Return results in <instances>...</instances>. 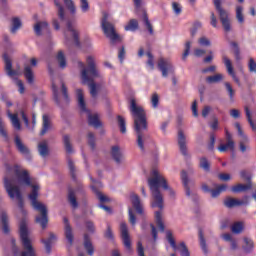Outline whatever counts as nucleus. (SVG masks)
Returning a JSON list of instances; mask_svg holds the SVG:
<instances>
[{"instance_id": "obj_55", "label": "nucleus", "mask_w": 256, "mask_h": 256, "mask_svg": "<svg viewBox=\"0 0 256 256\" xmlns=\"http://www.w3.org/2000/svg\"><path fill=\"white\" fill-rule=\"evenodd\" d=\"M151 103H152V107L154 109H157V107H159V94H157V93L152 94Z\"/></svg>"}, {"instance_id": "obj_35", "label": "nucleus", "mask_w": 256, "mask_h": 256, "mask_svg": "<svg viewBox=\"0 0 256 256\" xmlns=\"http://www.w3.org/2000/svg\"><path fill=\"white\" fill-rule=\"evenodd\" d=\"M124 29L125 31H137L139 29V22L136 19H131Z\"/></svg>"}, {"instance_id": "obj_4", "label": "nucleus", "mask_w": 256, "mask_h": 256, "mask_svg": "<svg viewBox=\"0 0 256 256\" xmlns=\"http://www.w3.org/2000/svg\"><path fill=\"white\" fill-rule=\"evenodd\" d=\"M130 113L134 119V129L137 135V145L141 151H145V131H147V114L137 100H130Z\"/></svg>"}, {"instance_id": "obj_26", "label": "nucleus", "mask_w": 256, "mask_h": 256, "mask_svg": "<svg viewBox=\"0 0 256 256\" xmlns=\"http://www.w3.org/2000/svg\"><path fill=\"white\" fill-rule=\"evenodd\" d=\"M251 189V182L247 184H237L231 188L232 193H243L245 191H249Z\"/></svg>"}, {"instance_id": "obj_20", "label": "nucleus", "mask_w": 256, "mask_h": 256, "mask_svg": "<svg viewBox=\"0 0 256 256\" xmlns=\"http://www.w3.org/2000/svg\"><path fill=\"white\" fill-rule=\"evenodd\" d=\"M67 33L72 35L75 45L79 46V33L75 29V24L71 21L67 22Z\"/></svg>"}, {"instance_id": "obj_10", "label": "nucleus", "mask_w": 256, "mask_h": 256, "mask_svg": "<svg viewBox=\"0 0 256 256\" xmlns=\"http://www.w3.org/2000/svg\"><path fill=\"white\" fill-rule=\"evenodd\" d=\"M158 69L161 71L162 77L164 78H167L169 75H173V73H175V67H173L171 61L165 58H160L158 60Z\"/></svg>"}, {"instance_id": "obj_40", "label": "nucleus", "mask_w": 256, "mask_h": 256, "mask_svg": "<svg viewBox=\"0 0 256 256\" xmlns=\"http://www.w3.org/2000/svg\"><path fill=\"white\" fill-rule=\"evenodd\" d=\"M63 143H64L66 152L70 154L73 153V146L71 145V137H69V135H65L63 137Z\"/></svg>"}, {"instance_id": "obj_43", "label": "nucleus", "mask_w": 256, "mask_h": 256, "mask_svg": "<svg viewBox=\"0 0 256 256\" xmlns=\"http://www.w3.org/2000/svg\"><path fill=\"white\" fill-rule=\"evenodd\" d=\"M242 249L245 253H251V251H253V240L244 238V245L242 246Z\"/></svg>"}, {"instance_id": "obj_16", "label": "nucleus", "mask_w": 256, "mask_h": 256, "mask_svg": "<svg viewBox=\"0 0 256 256\" xmlns=\"http://www.w3.org/2000/svg\"><path fill=\"white\" fill-rule=\"evenodd\" d=\"M178 145L182 155L187 156V138L181 130L178 132Z\"/></svg>"}, {"instance_id": "obj_12", "label": "nucleus", "mask_w": 256, "mask_h": 256, "mask_svg": "<svg viewBox=\"0 0 256 256\" xmlns=\"http://www.w3.org/2000/svg\"><path fill=\"white\" fill-rule=\"evenodd\" d=\"M3 59L5 62V71L9 77H17L21 75V68L13 70V64L11 63V58H9L7 54H4Z\"/></svg>"}, {"instance_id": "obj_47", "label": "nucleus", "mask_w": 256, "mask_h": 256, "mask_svg": "<svg viewBox=\"0 0 256 256\" xmlns=\"http://www.w3.org/2000/svg\"><path fill=\"white\" fill-rule=\"evenodd\" d=\"M64 5H66L67 9L70 10V13H72V15H75V13L77 12V8L75 7V3L73 2V0H64Z\"/></svg>"}, {"instance_id": "obj_14", "label": "nucleus", "mask_w": 256, "mask_h": 256, "mask_svg": "<svg viewBox=\"0 0 256 256\" xmlns=\"http://www.w3.org/2000/svg\"><path fill=\"white\" fill-rule=\"evenodd\" d=\"M91 181H92L91 189H92V191H94V193H96L99 201L101 203H107V201H109V198L106 195L99 192V190L97 189L99 187H103L101 182L100 181H95L93 178L91 179Z\"/></svg>"}, {"instance_id": "obj_6", "label": "nucleus", "mask_w": 256, "mask_h": 256, "mask_svg": "<svg viewBox=\"0 0 256 256\" xmlns=\"http://www.w3.org/2000/svg\"><path fill=\"white\" fill-rule=\"evenodd\" d=\"M76 99L78 101V106L80 107L81 111H84L87 113L88 117V123L91 125V127H95V129H98V127H101V121L99 120V115L97 113H91L87 110V105L85 104V93L83 92V89H76Z\"/></svg>"}, {"instance_id": "obj_61", "label": "nucleus", "mask_w": 256, "mask_h": 256, "mask_svg": "<svg viewBox=\"0 0 256 256\" xmlns=\"http://www.w3.org/2000/svg\"><path fill=\"white\" fill-rule=\"evenodd\" d=\"M189 51H191V42L188 41L185 44V51L182 55L183 61H185L187 59V57H189Z\"/></svg>"}, {"instance_id": "obj_27", "label": "nucleus", "mask_w": 256, "mask_h": 256, "mask_svg": "<svg viewBox=\"0 0 256 256\" xmlns=\"http://www.w3.org/2000/svg\"><path fill=\"white\" fill-rule=\"evenodd\" d=\"M49 29V23L43 21V22H37L34 25V31L36 35H41L42 31H47Z\"/></svg>"}, {"instance_id": "obj_64", "label": "nucleus", "mask_w": 256, "mask_h": 256, "mask_svg": "<svg viewBox=\"0 0 256 256\" xmlns=\"http://www.w3.org/2000/svg\"><path fill=\"white\" fill-rule=\"evenodd\" d=\"M61 87H62L64 103H68L69 95L67 94V87L65 86V83L61 82Z\"/></svg>"}, {"instance_id": "obj_34", "label": "nucleus", "mask_w": 256, "mask_h": 256, "mask_svg": "<svg viewBox=\"0 0 256 256\" xmlns=\"http://www.w3.org/2000/svg\"><path fill=\"white\" fill-rule=\"evenodd\" d=\"M21 26H22L21 19H19L18 17L13 18L10 32L13 35H15V33H17V30L21 29Z\"/></svg>"}, {"instance_id": "obj_49", "label": "nucleus", "mask_w": 256, "mask_h": 256, "mask_svg": "<svg viewBox=\"0 0 256 256\" xmlns=\"http://www.w3.org/2000/svg\"><path fill=\"white\" fill-rule=\"evenodd\" d=\"M198 44L200 47H211V40L206 36H202L198 39Z\"/></svg>"}, {"instance_id": "obj_41", "label": "nucleus", "mask_w": 256, "mask_h": 256, "mask_svg": "<svg viewBox=\"0 0 256 256\" xmlns=\"http://www.w3.org/2000/svg\"><path fill=\"white\" fill-rule=\"evenodd\" d=\"M155 221L158 229H160L162 232L165 231V225L163 224L161 212H155Z\"/></svg>"}, {"instance_id": "obj_2", "label": "nucleus", "mask_w": 256, "mask_h": 256, "mask_svg": "<svg viewBox=\"0 0 256 256\" xmlns=\"http://www.w3.org/2000/svg\"><path fill=\"white\" fill-rule=\"evenodd\" d=\"M147 183L152 195L151 207H157L160 210L163 209V194L161 193V188L168 191L170 197H175V191L169 187L167 179L158 169L151 171Z\"/></svg>"}, {"instance_id": "obj_31", "label": "nucleus", "mask_w": 256, "mask_h": 256, "mask_svg": "<svg viewBox=\"0 0 256 256\" xmlns=\"http://www.w3.org/2000/svg\"><path fill=\"white\" fill-rule=\"evenodd\" d=\"M84 247L88 255L92 256L93 253H95V248H93V244L89 241V236L87 234L84 236Z\"/></svg>"}, {"instance_id": "obj_3", "label": "nucleus", "mask_w": 256, "mask_h": 256, "mask_svg": "<svg viewBox=\"0 0 256 256\" xmlns=\"http://www.w3.org/2000/svg\"><path fill=\"white\" fill-rule=\"evenodd\" d=\"M86 63L88 68L85 67V64L81 61L77 63L78 69H80V79L83 85H88L91 97L97 99V95H99V91H101L103 85L95 83L93 79L101 77V73L97 69V64L93 56H88Z\"/></svg>"}, {"instance_id": "obj_46", "label": "nucleus", "mask_w": 256, "mask_h": 256, "mask_svg": "<svg viewBox=\"0 0 256 256\" xmlns=\"http://www.w3.org/2000/svg\"><path fill=\"white\" fill-rule=\"evenodd\" d=\"M232 233H235L236 235H239L243 231V223L242 222H236L231 227Z\"/></svg>"}, {"instance_id": "obj_62", "label": "nucleus", "mask_w": 256, "mask_h": 256, "mask_svg": "<svg viewBox=\"0 0 256 256\" xmlns=\"http://www.w3.org/2000/svg\"><path fill=\"white\" fill-rule=\"evenodd\" d=\"M68 168L73 179H75V163L70 158L68 159Z\"/></svg>"}, {"instance_id": "obj_28", "label": "nucleus", "mask_w": 256, "mask_h": 256, "mask_svg": "<svg viewBox=\"0 0 256 256\" xmlns=\"http://www.w3.org/2000/svg\"><path fill=\"white\" fill-rule=\"evenodd\" d=\"M8 117L14 129H17V131L21 130V123L19 122V116L17 114H12L10 111H8Z\"/></svg>"}, {"instance_id": "obj_13", "label": "nucleus", "mask_w": 256, "mask_h": 256, "mask_svg": "<svg viewBox=\"0 0 256 256\" xmlns=\"http://www.w3.org/2000/svg\"><path fill=\"white\" fill-rule=\"evenodd\" d=\"M223 63L227 69L228 75H230V77H232L233 81H235V83H237V85H241V81L235 74V70L233 69V64L231 63V60L228 59L227 56H223Z\"/></svg>"}, {"instance_id": "obj_45", "label": "nucleus", "mask_w": 256, "mask_h": 256, "mask_svg": "<svg viewBox=\"0 0 256 256\" xmlns=\"http://www.w3.org/2000/svg\"><path fill=\"white\" fill-rule=\"evenodd\" d=\"M143 21L146 25V28L148 29L150 35H153V25L149 21V17L147 16V12H143Z\"/></svg>"}, {"instance_id": "obj_22", "label": "nucleus", "mask_w": 256, "mask_h": 256, "mask_svg": "<svg viewBox=\"0 0 256 256\" xmlns=\"http://www.w3.org/2000/svg\"><path fill=\"white\" fill-rule=\"evenodd\" d=\"M38 153L41 157H47L49 155V142L43 140L38 144Z\"/></svg>"}, {"instance_id": "obj_29", "label": "nucleus", "mask_w": 256, "mask_h": 256, "mask_svg": "<svg viewBox=\"0 0 256 256\" xmlns=\"http://www.w3.org/2000/svg\"><path fill=\"white\" fill-rule=\"evenodd\" d=\"M181 179L185 187L186 195L188 197H191V190L189 189V179H187V172H185V170L181 171Z\"/></svg>"}, {"instance_id": "obj_8", "label": "nucleus", "mask_w": 256, "mask_h": 256, "mask_svg": "<svg viewBox=\"0 0 256 256\" xmlns=\"http://www.w3.org/2000/svg\"><path fill=\"white\" fill-rule=\"evenodd\" d=\"M222 1L223 0H213V3L216 11L218 12L224 31L229 33V31H231V19H229V12H227V10H225L221 5Z\"/></svg>"}, {"instance_id": "obj_63", "label": "nucleus", "mask_w": 256, "mask_h": 256, "mask_svg": "<svg viewBox=\"0 0 256 256\" xmlns=\"http://www.w3.org/2000/svg\"><path fill=\"white\" fill-rule=\"evenodd\" d=\"M199 29H201V22L194 23L193 27L190 30L192 37H195L197 35V31H199Z\"/></svg>"}, {"instance_id": "obj_38", "label": "nucleus", "mask_w": 256, "mask_h": 256, "mask_svg": "<svg viewBox=\"0 0 256 256\" xmlns=\"http://www.w3.org/2000/svg\"><path fill=\"white\" fill-rule=\"evenodd\" d=\"M68 201L73 209H77L79 207V203H77V198L75 197V192H73V190H70L68 193Z\"/></svg>"}, {"instance_id": "obj_51", "label": "nucleus", "mask_w": 256, "mask_h": 256, "mask_svg": "<svg viewBox=\"0 0 256 256\" xmlns=\"http://www.w3.org/2000/svg\"><path fill=\"white\" fill-rule=\"evenodd\" d=\"M2 225H3V233L7 235V233H9V223L7 220V214L5 213L2 214Z\"/></svg>"}, {"instance_id": "obj_37", "label": "nucleus", "mask_w": 256, "mask_h": 256, "mask_svg": "<svg viewBox=\"0 0 256 256\" xmlns=\"http://www.w3.org/2000/svg\"><path fill=\"white\" fill-rule=\"evenodd\" d=\"M56 59L61 69H65V67H67V60L65 59V54H63V51L58 52Z\"/></svg>"}, {"instance_id": "obj_1", "label": "nucleus", "mask_w": 256, "mask_h": 256, "mask_svg": "<svg viewBox=\"0 0 256 256\" xmlns=\"http://www.w3.org/2000/svg\"><path fill=\"white\" fill-rule=\"evenodd\" d=\"M4 187L10 199L18 202V208L22 216L26 215L27 212H25L23 208L24 203L21 190L25 189V187H31L32 191L28 195V199H30L32 207L41 213V216L36 217V223H39L42 229L47 227V223H49V219L47 218V206L37 201L41 186L31 177L29 171L17 165L10 167L4 177Z\"/></svg>"}, {"instance_id": "obj_42", "label": "nucleus", "mask_w": 256, "mask_h": 256, "mask_svg": "<svg viewBox=\"0 0 256 256\" xmlns=\"http://www.w3.org/2000/svg\"><path fill=\"white\" fill-rule=\"evenodd\" d=\"M52 90L54 95V101L57 103V105H61V99H59V86H57V83L55 81L52 82Z\"/></svg>"}, {"instance_id": "obj_59", "label": "nucleus", "mask_w": 256, "mask_h": 256, "mask_svg": "<svg viewBox=\"0 0 256 256\" xmlns=\"http://www.w3.org/2000/svg\"><path fill=\"white\" fill-rule=\"evenodd\" d=\"M248 69H249L250 73H256V61H255V59H253V58L249 59Z\"/></svg>"}, {"instance_id": "obj_58", "label": "nucleus", "mask_w": 256, "mask_h": 256, "mask_svg": "<svg viewBox=\"0 0 256 256\" xmlns=\"http://www.w3.org/2000/svg\"><path fill=\"white\" fill-rule=\"evenodd\" d=\"M146 55L148 57L147 65L150 67V69H155L153 54H151V52H147Z\"/></svg>"}, {"instance_id": "obj_17", "label": "nucleus", "mask_w": 256, "mask_h": 256, "mask_svg": "<svg viewBox=\"0 0 256 256\" xmlns=\"http://www.w3.org/2000/svg\"><path fill=\"white\" fill-rule=\"evenodd\" d=\"M225 207L233 209V207H241V205H247V200H239L235 198H226L224 200Z\"/></svg>"}, {"instance_id": "obj_60", "label": "nucleus", "mask_w": 256, "mask_h": 256, "mask_svg": "<svg viewBox=\"0 0 256 256\" xmlns=\"http://www.w3.org/2000/svg\"><path fill=\"white\" fill-rule=\"evenodd\" d=\"M14 83L18 86V91L23 95L25 93V85H23V81L19 79H14Z\"/></svg>"}, {"instance_id": "obj_5", "label": "nucleus", "mask_w": 256, "mask_h": 256, "mask_svg": "<svg viewBox=\"0 0 256 256\" xmlns=\"http://www.w3.org/2000/svg\"><path fill=\"white\" fill-rule=\"evenodd\" d=\"M20 241L24 251L21 256H37L35 248H33V239L31 238V231L27 227V220L23 219L19 225Z\"/></svg>"}, {"instance_id": "obj_53", "label": "nucleus", "mask_w": 256, "mask_h": 256, "mask_svg": "<svg viewBox=\"0 0 256 256\" xmlns=\"http://www.w3.org/2000/svg\"><path fill=\"white\" fill-rule=\"evenodd\" d=\"M226 140L228 147H230V150L233 151L235 149V142L233 141V137L231 136V133H229V130H226Z\"/></svg>"}, {"instance_id": "obj_52", "label": "nucleus", "mask_w": 256, "mask_h": 256, "mask_svg": "<svg viewBox=\"0 0 256 256\" xmlns=\"http://www.w3.org/2000/svg\"><path fill=\"white\" fill-rule=\"evenodd\" d=\"M117 119H118V125L120 127L121 133H127V126L125 123V118L118 116Z\"/></svg>"}, {"instance_id": "obj_32", "label": "nucleus", "mask_w": 256, "mask_h": 256, "mask_svg": "<svg viewBox=\"0 0 256 256\" xmlns=\"http://www.w3.org/2000/svg\"><path fill=\"white\" fill-rule=\"evenodd\" d=\"M223 79H225L223 74H215L213 76L206 77V83L212 85V83H220V81H223Z\"/></svg>"}, {"instance_id": "obj_11", "label": "nucleus", "mask_w": 256, "mask_h": 256, "mask_svg": "<svg viewBox=\"0 0 256 256\" xmlns=\"http://www.w3.org/2000/svg\"><path fill=\"white\" fill-rule=\"evenodd\" d=\"M120 233H121L122 243L126 251L131 252L133 250L131 245V235H129V228H127V224L125 222H122L120 224Z\"/></svg>"}, {"instance_id": "obj_44", "label": "nucleus", "mask_w": 256, "mask_h": 256, "mask_svg": "<svg viewBox=\"0 0 256 256\" xmlns=\"http://www.w3.org/2000/svg\"><path fill=\"white\" fill-rule=\"evenodd\" d=\"M245 113L250 127L252 128L253 131H256V122H253V119L251 118V110H249V107L247 106L245 107Z\"/></svg>"}, {"instance_id": "obj_54", "label": "nucleus", "mask_w": 256, "mask_h": 256, "mask_svg": "<svg viewBox=\"0 0 256 256\" xmlns=\"http://www.w3.org/2000/svg\"><path fill=\"white\" fill-rule=\"evenodd\" d=\"M200 167L204 171H209V169L211 168V163H209V160H207V158H201L200 159Z\"/></svg>"}, {"instance_id": "obj_39", "label": "nucleus", "mask_w": 256, "mask_h": 256, "mask_svg": "<svg viewBox=\"0 0 256 256\" xmlns=\"http://www.w3.org/2000/svg\"><path fill=\"white\" fill-rule=\"evenodd\" d=\"M199 241L202 251L204 253H209V250L207 249V242L205 240V236L203 235V230H199Z\"/></svg>"}, {"instance_id": "obj_18", "label": "nucleus", "mask_w": 256, "mask_h": 256, "mask_svg": "<svg viewBox=\"0 0 256 256\" xmlns=\"http://www.w3.org/2000/svg\"><path fill=\"white\" fill-rule=\"evenodd\" d=\"M64 221V231L65 237L70 245H73V228H71V224H69V219L63 218Z\"/></svg>"}, {"instance_id": "obj_57", "label": "nucleus", "mask_w": 256, "mask_h": 256, "mask_svg": "<svg viewBox=\"0 0 256 256\" xmlns=\"http://www.w3.org/2000/svg\"><path fill=\"white\" fill-rule=\"evenodd\" d=\"M80 9L82 13H87L89 11V1L88 0H80Z\"/></svg>"}, {"instance_id": "obj_23", "label": "nucleus", "mask_w": 256, "mask_h": 256, "mask_svg": "<svg viewBox=\"0 0 256 256\" xmlns=\"http://www.w3.org/2000/svg\"><path fill=\"white\" fill-rule=\"evenodd\" d=\"M14 143L20 153H22L23 155L29 154V149L27 148V146H25V144H23V141H21V138H19V136H15Z\"/></svg>"}, {"instance_id": "obj_15", "label": "nucleus", "mask_w": 256, "mask_h": 256, "mask_svg": "<svg viewBox=\"0 0 256 256\" xmlns=\"http://www.w3.org/2000/svg\"><path fill=\"white\" fill-rule=\"evenodd\" d=\"M130 201L139 215H143V205L141 204V198L135 193L130 194Z\"/></svg>"}, {"instance_id": "obj_24", "label": "nucleus", "mask_w": 256, "mask_h": 256, "mask_svg": "<svg viewBox=\"0 0 256 256\" xmlns=\"http://www.w3.org/2000/svg\"><path fill=\"white\" fill-rule=\"evenodd\" d=\"M24 77L30 85H33L35 81V75L33 74V69L29 65L24 66Z\"/></svg>"}, {"instance_id": "obj_19", "label": "nucleus", "mask_w": 256, "mask_h": 256, "mask_svg": "<svg viewBox=\"0 0 256 256\" xmlns=\"http://www.w3.org/2000/svg\"><path fill=\"white\" fill-rule=\"evenodd\" d=\"M51 118H49V116L47 114H44L42 116V129L40 131V135L41 137H43V135L49 133V131H51Z\"/></svg>"}, {"instance_id": "obj_7", "label": "nucleus", "mask_w": 256, "mask_h": 256, "mask_svg": "<svg viewBox=\"0 0 256 256\" xmlns=\"http://www.w3.org/2000/svg\"><path fill=\"white\" fill-rule=\"evenodd\" d=\"M107 19H109V14L104 12L101 21V27L104 31V35L110 39L111 43H117V41H121V37L115 31V26L107 21Z\"/></svg>"}, {"instance_id": "obj_56", "label": "nucleus", "mask_w": 256, "mask_h": 256, "mask_svg": "<svg viewBox=\"0 0 256 256\" xmlns=\"http://www.w3.org/2000/svg\"><path fill=\"white\" fill-rule=\"evenodd\" d=\"M172 9H173V12L175 13V15H181V13L183 11L181 4H179L177 2L172 3Z\"/></svg>"}, {"instance_id": "obj_48", "label": "nucleus", "mask_w": 256, "mask_h": 256, "mask_svg": "<svg viewBox=\"0 0 256 256\" xmlns=\"http://www.w3.org/2000/svg\"><path fill=\"white\" fill-rule=\"evenodd\" d=\"M224 86L226 88L227 93L229 94L230 101H233V98L235 97V90L233 89V86H231V83L225 82Z\"/></svg>"}, {"instance_id": "obj_25", "label": "nucleus", "mask_w": 256, "mask_h": 256, "mask_svg": "<svg viewBox=\"0 0 256 256\" xmlns=\"http://www.w3.org/2000/svg\"><path fill=\"white\" fill-rule=\"evenodd\" d=\"M111 155L116 163H121V161H123V153L121 152V148L119 146L112 147Z\"/></svg>"}, {"instance_id": "obj_50", "label": "nucleus", "mask_w": 256, "mask_h": 256, "mask_svg": "<svg viewBox=\"0 0 256 256\" xmlns=\"http://www.w3.org/2000/svg\"><path fill=\"white\" fill-rule=\"evenodd\" d=\"M234 125L237 129V132H238V135H239L240 139L242 141H248L247 135H245V133L243 132V129L241 128V124L236 122Z\"/></svg>"}, {"instance_id": "obj_33", "label": "nucleus", "mask_w": 256, "mask_h": 256, "mask_svg": "<svg viewBox=\"0 0 256 256\" xmlns=\"http://www.w3.org/2000/svg\"><path fill=\"white\" fill-rule=\"evenodd\" d=\"M224 191H227V184H222V185L216 187V189L210 190L211 197H213V198L219 197L221 195V193H223Z\"/></svg>"}, {"instance_id": "obj_36", "label": "nucleus", "mask_w": 256, "mask_h": 256, "mask_svg": "<svg viewBox=\"0 0 256 256\" xmlns=\"http://www.w3.org/2000/svg\"><path fill=\"white\" fill-rule=\"evenodd\" d=\"M54 4L58 9V17L60 21H65V8H63V5H61L59 0H54Z\"/></svg>"}, {"instance_id": "obj_21", "label": "nucleus", "mask_w": 256, "mask_h": 256, "mask_svg": "<svg viewBox=\"0 0 256 256\" xmlns=\"http://www.w3.org/2000/svg\"><path fill=\"white\" fill-rule=\"evenodd\" d=\"M55 241H57V236L53 232L49 233V237L47 240H42L46 253H51V246L53 245V243H55Z\"/></svg>"}, {"instance_id": "obj_9", "label": "nucleus", "mask_w": 256, "mask_h": 256, "mask_svg": "<svg viewBox=\"0 0 256 256\" xmlns=\"http://www.w3.org/2000/svg\"><path fill=\"white\" fill-rule=\"evenodd\" d=\"M166 238L168 243L171 245L172 249H174V251H180L181 256H191L185 242H181L177 246V244L175 243V239H173V234L171 232H166Z\"/></svg>"}, {"instance_id": "obj_30", "label": "nucleus", "mask_w": 256, "mask_h": 256, "mask_svg": "<svg viewBox=\"0 0 256 256\" xmlns=\"http://www.w3.org/2000/svg\"><path fill=\"white\" fill-rule=\"evenodd\" d=\"M236 19L240 25H243L245 23V16L243 15V6L237 5L236 9Z\"/></svg>"}]
</instances>
